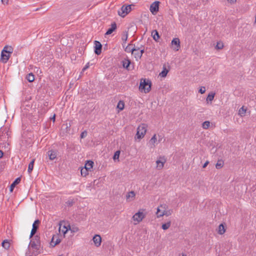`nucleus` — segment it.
<instances>
[{"mask_svg":"<svg viewBox=\"0 0 256 256\" xmlns=\"http://www.w3.org/2000/svg\"><path fill=\"white\" fill-rule=\"evenodd\" d=\"M151 89V82L146 79L142 78L139 86V90L141 92H148Z\"/></svg>","mask_w":256,"mask_h":256,"instance_id":"f257e3e1","label":"nucleus"},{"mask_svg":"<svg viewBox=\"0 0 256 256\" xmlns=\"http://www.w3.org/2000/svg\"><path fill=\"white\" fill-rule=\"evenodd\" d=\"M148 126L145 124H141L137 128L136 138L138 139H141L144 137L146 134Z\"/></svg>","mask_w":256,"mask_h":256,"instance_id":"f03ea898","label":"nucleus"},{"mask_svg":"<svg viewBox=\"0 0 256 256\" xmlns=\"http://www.w3.org/2000/svg\"><path fill=\"white\" fill-rule=\"evenodd\" d=\"M40 238L38 236H34V238L30 240V246L36 250H39L40 248Z\"/></svg>","mask_w":256,"mask_h":256,"instance_id":"7ed1b4c3","label":"nucleus"},{"mask_svg":"<svg viewBox=\"0 0 256 256\" xmlns=\"http://www.w3.org/2000/svg\"><path fill=\"white\" fill-rule=\"evenodd\" d=\"M160 207L162 209H163V210L162 212L158 216V218H160L164 216H170L173 212V210L172 209L167 210L168 206L166 204H161Z\"/></svg>","mask_w":256,"mask_h":256,"instance_id":"20e7f679","label":"nucleus"},{"mask_svg":"<svg viewBox=\"0 0 256 256\" xmlns=\"http://www.w3.org/2000/svg\"><path fill=\"white\" fill-rule=\"evenodd\" d=\"M131 11V5L127 6H122L120 11L118 12V14L120 16L124 18Z\"/></svg>","mask_w":256,"mask_h":256,"instance_id":"39448f33","label":"nucleus"},{"mask_svg":"<svg viewBox=\"0 0 256 256\" xmlns=\"http://www.w3.org/2000/svg\"><path fill=\"white\" fill-rule=\"evenodd\" d=\"M166 162V160L164 156H160L156 161V168L159 170H162Z\"/></svg>","mask_w":256,"mask_h":256,"instance_id":"423d86ee","label":"nucleus"},{"mask_svg":"<svg viewBox=\"0 0 256 256\" xmlns=\"http://www.w3.org/2000/svg\"><path fill=\"white\" fill-rule=\"evenodd\" d=\"M145 217V214L140 212L136 213L132 216V219L138 222H140Z\"/></svg>","mask_w":256,"mask_h":256,"instance_id":"0eeeda50","label":"nucleus"},{"mask_svg":"<svg viewBox=\"0 0 256 256\" xmlns=\"http://www.w3.org/2000/svg\"><path fill=\"white\" fill-rule=\"evenodd\" d=\"M159 4L158 1H156L150 5V10L152 14H155L158 11Z\"/></svg>","mask_w":256,"mask_h":256,"instance_id":"6e6552de","label":"nucleus"},{"mask_svg":"<svg viewBox=\"0 0 256 256\" xmlns=\"http://www.w3.org/2000/svg\"><path fill=\"white\" fill-rule=\"evenodd\" d=\"M40 224V221L38 220H36L34 221L32 224V228L31 230L30 238L33 236L35 234L36 232V231L38 228L39 224Z\"/></svg>","mask_w":256,"mask_h":256,"instance_id":"1a4fd4ad","label":"nucleus"},{"mask_svg":"<svg viewBox=\"0 0 256 256\" xmlns=\"http://www.w3.org/2000/svg\"><path fill=\"white\" fill-rule=\"evenodd\" d=\"M172 48L176 50H178L180 48V40L178 38H174L171 42Z\"/></svg>","mask_w":256,"mask_h":256,"instance_id":"9d476101","label":"nucleus"},{"mask_svg":"<svg viewBox=\"0 0 256 256\" xmlns=\"http://www.w3.org/2000/svg\"><path fill=\"white\" fill-rule=\"evenodd\" d=\"M94 52L97 55H100L102 52V44L98 41L95 40L94 42Z\"/></svg>","mask_w":256,"mask_h":256,"instance_id":"9b49d317","label":"nucleus"},{"mask_svg":"<svg viewBox=\"0 0 256 256\" xmlns=\"http://www.w3.org/2000/svg\"><path fill=\"white\" fill-rule=\"evenodd\" d=\"M122 66L124 68H126L128 70H131L134 68V66H130L131 61L128 58H124L122 62Z\"/></svg>","mask_w":256,"mask_h":256,"instance_id":"f8f14e48","label":"nucleus"},{"mask_svg":"<svg viewBox=\"0 0 256 256\" xmlns=\"http://www.w3.org/2000/svg\"><path fill=\"white\" fill-rule=\"evenodd\" d=\"M94 242L96 247L100 246L102 242V238L98 234H96L92 238Z\"/></svg>","mask_w":256,"mask_h":256,"instance_id":"ddd939ff","label":"nucleus"},{"mask_svg":"<svg viewBox=\"0 0 256 256\" xmlns=\"http://www.w3.org/2000/svg\"><path fill=\"white\" fill-rule=\"evenodd\" d=\"M64 222H60V228L59 230H62V232L64 234H65L68 230H71V227L70 224H68V226L64 225L62 228V223Z\"/></svg>","mask_w":256,"mask_h":256,"instance_id":"4468645a","label":"nucleus"},{"mask_svg":"<svg viewBox=\"0 0 256 256\" xmlns=\"http://www.w3.org/2000/svg\"><path fill=\"white\" fill-rule=\"evenodd\" d=\"M10 54H8L6 53L5 54V52H3V51L2 50V53H1V60L3 62H4V63L6 62H8V59L10 58Z\"/></svg>","mask_w":256,"mask_h":256,"instance_id":"2eb2a0df","label":"nucleus"},{"mask_svg":"<svg viewBox=\"0 0 256 256\" xmlns=\"http://www.w3.org/2000/svg\"><path fill=\"white\" fill-rule=\"evenodd\" d=\"M116 28V22H113L111 24V27L108 29L106 33V34L108 35L113 32Z\"/></svg>","mask_w":256,"mask_h":256,"instance_id":"dca6fc26","label":"nucleus"},{"mask_svg":"<svg viewBox=\"0 0 256 256\" xmlns=\"http://www.w3.org/2000/svg\"><path fill=\"white\" fill-rule=\"evenodd\" d=\"M54 236H53L50 242V245L52 247H54L56 244H60L61 242L58 236H56V240H54Z\"/></svg>","mask_w":256,"mask_h":256,"instance_id":"f3484780","label":"nucleus"},{"mask_svg":"<svg viewBox=\"0 0 256 256\" xmlns=\"http://www.w3.org/2000/svg\"><path fill=\"white\" fill-rule=\"evenodd\" d=\"M48 154L49 157V158L50 160H54V158H56L57 155L56 152L53 150H49L48 152Z\"/></svg>","mask_w":256,"mask_h":256,"instance_id":"a211bd4d","label":"nucleus"},{"mask_svg":"<svg viewBox=\"0 0 256 256\" xmlns=\"http://www.w3.org/2000/svg\"><path fill=\"white\" fill-rule=\"evenodd\" d=\"M135 50V46H133L132 44H128L125 48L124 50L127 52H134Z\"/></svg>","mask_w":256,"mask_h":256,"instance_id":"6ab92c4d","label":"nucleus"},{"mask_svg":"<svg viewBox=\"0 0 256 256\" xmlns=\"http://www.w3.org/2000/svg\"><path fill=\"white\" fill-rule=\"evenodd\" d=\"M169 72V69H167L166 66V64L163 66L162 70L160 74V76L162 78H164L166 76L168 72Z\"/></svg>","mask_w":256,"mask_h":256,"instance_id":"aec40b11","label":"nucleus"},{"mask_svg":"<svg viewBox=\"0 0 256 256\" xmlns=\"http://www.w3.org/2000/svg\"><path fill=\"white\" fill-rule=\"evenodd\" d=\"M3 52L10 54L13 52V48L11 46H6L2 50Z\"/></svg>","mask_w":256,"mask_h":256,"instance_id":"412c9836","label":"nucleus"},{"mask_svg":"<svg viewBox=\"0 0 256 256\" xmlns=\"http://www.w3.org/2000/svg\"><path fill=\"white\" fill-rule=\"evenodd\" d=\"M93 164H94V162L92 161L88 160L86 163L84 168L88 170H90L92 168Z\"/></svg>","mask_w":256,"mask_h":256,"instance_id":"4be33fe9","label":"nucleus"},{"mask_svg":"<svg viewBox=\"0 0 256 256\" xmlns=\"http://www.w3.org/2000/svg\"><path fill=\"white\" fill-rule=\"evenodd\" d=\"M20 178H16L15 180L12 182V184L10 185V191L12 192L13 188L16 186L20 182Z\"/></svg>","mask_w":256,"mask_h":256,"instance_id":"5701e85b","label":"nucleus"},{"mask_svg":"<svg viewBox=\"0 0 256 256\" xmlns=\"http://www.w3.org/2000/svg\"><path fill=\"white\" fill-rule=\"evenodd\" d=\"M152 36L153 38L156 42L158 41L160 38L158 32L156 30H152Z\"/></svg>","mask_w":256,"mask_h":256,"instance_id":"b1692460","label":"nucleus"},{"mask_svg":"<svg viewBox=\"0 0 256 256\" xmlns=\"http://www.w3.org/2000/svg\"><path fill=\"white\" fill-rule=\"evenodd\" d=\"M246 110L247 108H244V106H242L238 110V114L241 117H243L245 116Z\"/></svg>","mask_w":256,"mask_h":256,"instance_id":"393cba45","label":"nucleus"},{"mask_svg":"<svg viewBox=\"0 0 256 256\" xmlns=\"http://www.w3.org/2000/svg\"><path fill=\"white\" fill-rule=\"evenodd\" d=\"M34 161L35 160L33 159L28 164V174H30L33 170Z\"/></svg>","mask_w":256,"mask_h":256,"instance_id":"a878e982","label":"nucleus"},{"mask_svg":"<svg viewBox=\"0 0 256 256\" xmlns=\"http://www.w3.org/2000/svg\"><path fill=\"white\" fill-rule=\"evenodd\" d=\"M226 232V230L224 228V226L223 224H220L218 226V233L220 234H224Z\"/></svg>","mask_w":256,"mask_h":256,"instance_id":"bb28decb","label":"nucleus"},{"mask_svg":"<svg viewBox=\"0 0 256 256\" xmlns=\"http://www.w3.org/2000/svg\"><path fill=\"white\" fill-rule=\"evenodd\" d=\"M135 196V192L134 191H131L129 192L126 195V199L128 200L131 198L130 200H133Z\"/></svg>","mask_w":256,"mask_h":256,"instance_id":"cd10ccee","label":"nucleus"},{"mask_svg":"<svg viewBox=\"0 0 256 256\" xmlns=\"http://www.w3.org/2000/svg\"><path fill=\"white\" fill-rule=\"evenodd\" d=\"M171 225V221L169 220L167 222L164 224L162 226V228L164 230H166Z\"/></svg>","mask_w":256,"mask_h":256,"instance_id":"c85d7f7f","label":"nucleus"},{"mask_svg":"<svg viewBox=\"0 0 256 256\" xmlns=\"http://www.w3.org/2000/svg\"><path fill=\"white\" fill-rule=\"evenodd\" d=\"M214 96H215L214 92H210V93H209V94H208V96L206 98V101L212 102L214 100Z\"/></svg>","mask_w":256,"mask_h":256,"instance_id":"c756f323","label":"nucleus"},{"mask_svg":"<svg viewBox=\"0 0 256 256\" xmlns=\"http://www.w3.org/2000/svg\"><path fill=\"white\" fill-rule=\"evenodd\" d=\"M26 79L29 82H32L34 80V76L32 73H30L27 75Z\"/></svg>","mask_w":256,"mask_h":256,"instance_id":"7c9ffc66","label":"nucleus"},{"mask_svg":"<svg viewBox=\"0 0 256 256\" xmlns=\"http://www.w3.org/2000/svg\"><path fill=\"white\" fill-rule=\"evenodd\" d=\"M2 245L5 249H8L10 246V244L7 240L3 241Z\"/></svg>","mask_w":256,"mask_h":256,"instance_id":"2f4dec72","label":"nucleus"},{"mask_svg":"<svg viewBox=\"0 0 256 256\" xmlns=\"http://www.w3.org/2000/svg\"><path fill=\"white\" fill-rule=\"evenodd\" d=\"M124 104L123 101L120 100L117 105V108L120 110H124Z\"/></svg>","mask_w":256,"mask_h":256,"instance_id":"473e14b6","label":"nucleus"},{"mask_svg":"<svg viewBox=\"0 0 256 256\" xmlns=\"http://www.w3.org/2000/svg\"><path fill=\"white\" fill-rule=\"evenodd\" d=\"M120 150H117L114 152V156H113V159L116 160H118L119 161V157L120 154Z\"/></svg>","mask_w":256,"mask_h":256,"instance_id":"72a5a7b5","label":"nucleus"},{"mask_svg":"<svg viewBox=\"0 0 256 256\" xmlns=\"http://www.w3.org/2000/svg\"><path fill=\"white\" fill-rule=\"evenodd\" d=\"M132 54H134V56L136 60H138L140 59L141 58L140 54V51H138V52L134 51V52L132 53Z\"/></svg>","mask_w":256,"mask_h":256,"instance_id":"f704fd0d","label":"nucleus"},{"mask_svg":"<svg viewBox=\"0 0 256 256\" xmlns=\"http://www.w3.org/2000/svg\"><path fill=\"white\" fill-rule=\"evenodd\" d=\"M156 141V134H154L150 140V143L154 146V144Z\"/></svg>","mask_w":256,"mask_h":256,"instance_id":"c9c22d12","label":"nucleus"},{"mask_svg":"<svg viewBox=\"0 0 256 256\" xmlns=\"http://www.w3.org/2000/svg\"><path fill=\"white\" fill-rule=\"evenodd\" d=\"M224 166V162L222 160H218L217 163L216 164V168L217 169H220L222 168Z\"/></svg>","mask_w":256,"mask_h":256,"instance_id":"e433bc0d","label":"nucleus"},{"mask_svg":"<svg viewBox=\"0 0 256 256\" xmlns=\"http://www.w3.org/2000/svg\"><path fill=\"white\" fill-rule=\"evenodd\" d=\"M210 126V122L208 121H206L204 122L202 124V126L204 129H207L209 128Z\"/></svg>","mask_w":256,"mask_h":256,"instance_id":"4c0bfd02","label":"nucleus"},{"mask_svg":"<svg viewBox=\"0 0 256 256\" xmlns=\"http://www.w3.org/2000/svg\"><path fill=\"white\" fill-rule=\"evenodd\" d=\"M88 170L84 168H82V170H81L82 176H86L88 174Z\"/></svg>","mask_w":256,"mask_h":256,"instance_id":"58836bf2","label":"nucleus"},{"mask_svg":"<svg viewBox=\"0 0 256 256\" xmlns=\"http://www.w3.org/2000/svg\"><path fill=\"white\" fill-rule=\"evenodd\" d=\"M224 47L223 44L222 42H217V44L216 46V48L218 50L222 49Z\"/></svg>","mask_w":256,"mask_h":256,"instance_id":"ea45409f","label":"nucleus"},{"mask_svg":"<svg viewBox=\"0 0 256 256\" xmlns=\"http://www.w3.org/2000/svg\"><path fill=\"white\" fill-rule=\"evenodd\" d=\"M162 210H163V209H162L161 208L160 206L158 207L156 212L157 218H158V216L162 212Z\"/></svg>","mask_w":256,"mask_h":256,"instance_id":"a19ab883","label":"nucleus"},{"mask_svg":"<svg viewBox=\"0 0 256 256\" xmlns=\"http://www.w3.org/2000/svg\"><path fill=\"white\" fill-rule=\"evenodd\" d=\"M128 37V34L127 32H126V34L124 36H123L122 37V40H123L124 42H126Z\"/></svg>","mask_w":256,"mask_h":256,"instance_id":"79ce46f5","label":"nucleus"},{"mask_svg":"<svg viewBox=\"0 0 256 256\" xmlns=\"http://www.w3.org/2000/svg\"><path fill=\"white\" fill-rule=\"evenodd\" d=\"M206 92V88L204 86H202L199 90V92L202 94H204Z\"/></svg>","mask_w":256,"mask_h":256,"instance_id":"37998d69","label":"nucleus"},{"mask_svg":"<svg viewBox=\"0 0 256 256\" xmlns=\"http://www.w3.org/2000/svg\"><path fill=\"white\" fill-rule=\"evenodd\" d=\"M87 136V132L85 130L82 132L80 134V138H83Z\"/></svg>","mask_w":256,"mask_h":256,"instance_id":"c03bdc74","label":"nucleus"},{"mask_svg":"<svg viewBox=\"0 0 256 256\" xmlns=\"http://www.w3.org/2000/svg\"><path fill=\"white\" fill-rule=\"evenodd\" d=\"M73 232H76L78 230V228L77 227L73 226L72 228H71V230H70Z\"/></svg>","mask_w":256,"mask_h":256,"instance_id":"a18cd8bd","label":"nucleus"},{"mask_svg":"<svg viewBox=\"0 0 256 256\" xmlns=\"http://www.w3.org/2000/svg\"><path fill=\"white\" fill-rule=\"evenodd\" d=\"M142 46L141 48H142ZM144 48H140V58H142V54L144 53Z\"/></svg>","mask_w":256,"mask_h":256,"instance_id":"49530a36","label":"nucleus"},{"mask_svg":"<svg viewBox=\"0 0 256 256\" xmlns=\"http://www.w3.org/2000/svg\"><path fill=\"white\" fill-rule=\"evenodd\" d=\"M90 66V65H89V62H88L84 67V68H82V72H84V70H86L87 68H88Z\"/></svg>","mask_w":256,"mask_h":256,"instance_id":"de8ad7c7","label":"nucleus"},{"mask_svg":"<svg viewBox=\"0 0 256 256\" xmlns=\"http://www.w3.org/2000/svg\"><path fill=\"white\" fill-rule=\"evenodd\" d=\"M208 163H209V162L207 160V161H206V162L204 164V165H203V166H202V168H206V166H208Z\"/></svg>","mask_w":256,"mask_h":256,"instance_id":"09e8293b","label":"nucleus"},{"mask_svg":"<svg viewBox=\"0 0 256 256\" xmlns=\"http://www.w3.org/2000/svg\"><path fill=\"white\" fill-rule=\"evenodd\" d=\"M2 2L4 4H8V0H1Z\"/></svg>","mask_w":256,"mask_h":256,"instance_id":"8fccbe9b","label":"nucleus"},{"mask_svg":"<svg viewBox=\"0 0 256 256\" xmlns=\"http://www.w3.org/2000/svg\"><path fill=\"white\" fill-rule=\"evenodd\" d=\"M140 48H141V47L140 48V47H138V46H136V47L135 46V50H134V51H136V52L140 51Z\"/></svg>","mask_w":256,"mask_h":256,"instance_id":"3c124183","label":"nucleus"},{"mask_svg":"<svg viewBox=\"0 0 256 256\" xmlns=\"http://www.w3.org/2000/svg\"><path fill=\"white\" fill-rule=\"evenodd\" d=\"M236 0H228V2H229L231 3V4L236 2Z\"/></svg>","mask_w":256,"mask_h":256,"instance_id":"603ef678","label":"nucleus"},{"mask_svg":"<svg viewBox=\"0 0 256 256\" xmlns=\"http://www.w3.org/2000/svg\"><path fill=\"white\" fill-rule=\"evenodd\" d=\"M4 156V152L2 150H0V158H2Z\"/></svg>","mask_w":256,"mask_h":256,"instance_id":"864d4df0","label":"nucleus"},{"mask_svg":"<svg viewBox=\"0 0 256 256\" xmlns=\"http://www.w3.org/2000/svg\"><path fill=\"white\" fill-rule=\"evenodd\" d=\"M55 118H56V115L54 114L52 118H51V119L53 120L54 122L55 121Z\"/></svg>","mask_w":256,"mask_h":256,"instance_id":"5fc2aeb1","label":"nucleus"},{"mask_svg":"<svg viewBox=\"0 0 256 256\" xmlns=\"http://www.w3.org/2000/svg\"><path fill=\"white\" fill-rule=\"evenodd\" d=\"M254 23L256 24V16H255V21H254Z\"/></svg>","mask_w":256,"mask_h":256,"instance_id":"6e6d98bb","label":"nucleus"},{"mask_svg":"<svg viewBox=\"0 0 256 256\" xmlns=\"http://www.w3.org/2000/svg\"><path fill=\"white\" fill-rule=\"evenodd\" d=\"M68 204H69V205H70V206H71V205L72 204V202H68Z\"/></svg>","mask_w":256,"mask_h":256,"instance_id":"4d7b16f0","label":"nucleus"},{"mask_svg":"<svg viewBox=\"0 0 256 256\" xmlns=\"http://www.w3.org/2000/svg\"><path fill=\"white\" fill-rule=\"evenodd\" d=\"M161 140V138H160V140H158V141L160 142Z\"/></svg>","mask_w":256,"mask_h":256,"instance_id":"13d9d810","label":"nucleus"},{"mask_svg":"<svg viewBox=\"0 0 256 256\" xmlns=\"http://www.w3.org/2000/svg\"><path fill=\"white\" fill-rule=\"evenodd\" d=\"M161 140V138H160V140H158V141L160 142Z\"/></svg>","mask_w":256,"mask_h":256,"instance_id":"bf43d9fd","label":"nucleus"},{"mask_svg":"<svg viewBox=\"0 0 256 256\" xmlns=\"http://www.w3.org/2000/svg\"><path fill=\"white\" fill-rule=\"evenodd\" d=\"M182 256H186V255H184V254H182Z\"/></svg>","mask_w":256,"mask_h":256,"instance_id":"052dcab7","label":"nucleus"},{"mask_svg":"<svg viewBox=\"0 0 256 256\" xmlns=\"http://www.w3.org/2000/svg\"><path fill=\"white\" fill-rule=\"evenodd\" d=\"M62 256V255H60V256Z\"/></svg>","mask_w":256,"mask_h":256,"instance_id":"680f3d73","label":"nucleus"}]
</instances>
